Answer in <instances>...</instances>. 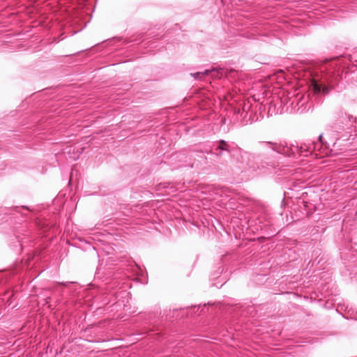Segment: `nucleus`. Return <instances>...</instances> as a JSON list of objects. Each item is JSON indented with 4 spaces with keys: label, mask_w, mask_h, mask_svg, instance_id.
I'll return each instance as SVG.
<instances>
[{
    "label": "nucleus",
    "mask_w": 357,
    "mask_h": 357,
    "mask_svg": "<svg viewBox=\"0 0 357 357\" xmlns=\"http://www.w3.org/2000/svg\"><path fill=\"white\" fill-rule=\"evenodd\" d=\"M357 132V120L352 116L340 112L334 116V122L325 132L320 135L319 140L328 146H335L337 140L347 141Z\"/></svg>",
    "instance_id": "f257e3e1"
},
{
    "label": "nucleus",
    "mask_w": 357,
    "mask_h": 357,
    "mask_svg": "<svg viewBox=\"0 0 357 357\" xmlns=\"http://www.w3.org/2000/svg\"><path fill=\"white\" fill-rule=\"evenodd\" d=\"M286 144L273 142H259L258 149L261 155H271L272 153H286Z\"/></svg>",
    "instance_id": "f03ea898"
},
{
    "label": "nucleus",
    "mask_w": 357,
    "mask_h": 357,
    "mask_svg": "<svg viewBox=\"0 0 357 357\" xmlns=\"http://www.w3.org/2000/svg\"><path fill=\"white\" fill-rule=\"evenodd\" d=\"M312 89L314 93H319L323 92L324 94H327L330 91V89L327 86H322L316 82H313L312 84Z\"/></svg>",
    "instance_id": "7ed1b4c3"
},
{
    "label": "nucleus",
    "mask_w": 357,
    "mask_h": 357,
    "mask_svg": "<svg viewBox=\"0 0 357 357\" xmlns=\"http://www.w3.org/2000/svg\"><path fill=\"white\" fill-rule=\"evenodd\" d=\"M208 73H209V70H206L204 72H197L196 73H191V75L195 79H201L204 75H207Z\"/></svg>",
    "instance_id": "20e7f679"
},
{
    "label": "nucleus",
    "mask_w": 357,
    "mask_h": 357,
    "mask_svg": "<svg viewBox=\"0 0 357 357\" xmlns=\"http://www.w3.org/2000/svg\"><path fill=\"white\" fill-rule=\"evenodd\" d=\"M220 148L221 149H223V150L226 149V148H225V147H223V146H220Z\"/></svg>",
    "instance_id": "39448f33"
},
{
    "label": "nucleus",
    "mask_w": 357,
    "mask_h": 357,
    "mask_svg": "<svg viewBox=\"0 0 357 357\" xmlns=\"http://www.w3.org/2000/svg\"><path fill=\"white\" fill-rule=\"evenodd\" d=\"M221 144H225V145H227L224 141H221Z\"/></svg>",
    "instance_id": "423d86ee"
}]
</instances>
